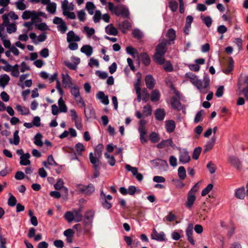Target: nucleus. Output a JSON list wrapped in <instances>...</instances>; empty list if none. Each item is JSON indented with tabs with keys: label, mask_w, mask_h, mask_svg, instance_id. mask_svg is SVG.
Masks as SVG:
<instances>
[{
	"label": "nucleus",
	"mask_w": 248,
	"mask_h": 248,
	"mask_svg": "<svg viewBox=\"0 0 248 248\" xmlns=\"http://www.w3.org/2000/svg\"><path fill=\"white\" fill-rule=\"evenodd\" d=\"M202 151V148L201 147H196L193 151L192 155V158L194 159L197 160L198 159L199 155Z\"/></svg>",
	"instance_id": "54"
},
{
	"label": "nucleus",
	"mask_w": 248,
	"mask_h": 248,
	"mask_svg": "<svg viewBox=\"0 0 248 248\" xmlns=\"http://www.w3.org/2000/svg\"><path fill=\"white\" fill-rule=\"evenodd\" d=\"M176 124L175 122L172 120H167L165 122V128L166 131L169 133L173 132L175 128Z\"/></svg>",
	"instance_id": "15"
},
{
	"label": "nucleus",
	"mask_w": 248,
	"mask_h": 248,
	"mask_svg": "<svg viewBox=\"0 0 248 248\" xmlns=\"http://www.w3.org/2000/svg\"><path fill=\"white\" fill-rule=\"evenodd\" d=\"M149 138L151 141L154 143L158 142L160 139L159 134L155 132L151 133L149 136Z\"/></svg>",
	"instance_id": "36"
},
{
	"label": "nucleus",
	"mask_w": 248,
	"mask_h": 248,
	"mask_svg": "<svg viewBox=\"0 0 248 248\" xmlns=\"http://www.w3.org/2000/svg\"><path fill=\"white\" fill-rule=\"evenodd\" d=\"M237 86L246 100L248 101V75L245 76L243 79L242 78L238 79Z\"/></svg>",
	"instance_id": "3"
},
{
	"label": "nucleus",
	"mask_w": 248,
	"mask_h": 248,
	"mask_svg": "<svg viewBox=\"0 0 248 248\" xmlns=\"http://www.w3.org/2000/svg\"><path fill=\"white\" fill-rule=\"evenodd\" d=\"M153 58L154 61L158 64L162 65L165 63V60L164 58V55L155 53Z\"/></svg>",
	"instance_id": "27"
},
{
	"label": "nucleus",
	"mask_w": 248,
	"mask_h": 248,
	"mask_svg": "<svg viewBox=\"0 0 248 248\" xmlns=\"http://www.w3.org/2000/svg\"><path fill=\"white\" fill-rule=\"evenodd\" d=\"M169 6L173 12L176 11L178 8V3L175 0L170 1L169 3Z\"/></svg>",
	"instance_id": "58"
},
{
	"label": "nucleus",
	"mask_w": 248,
	"mask_h": 248,
	"mask_svg": "<svg viewBox=\"0 0 248 248\" xmlns=\"http://www.w3.org/2000/svg\"><path fill=\"white\" fill-rule=\"evenodd\" d=\"M58 105L59 107L60 111L65 113L67 111V108L64 102L62 97H61L58 100Z\"/></svg>",
	"instance_id": "34"
},
{
	"label": "nucleus",
	"mask_w": 248,
	"mask_h": 248,
	"mask_svg": "<svg viewBox=\"0 0 248 248\" xmlns=\"http://www.w3.org/2000/svg\"><path fill=\"white\" fill-rule=\"evenodd\" d=\"M100 158V157H99L97 156H94L92 152H91L89 154L90 161L93 165V168H95V166L100 167V161L99 160Z\"/></svg>",
	"instance_id": "20"
},
{
	"label": "nucleus",
	"mask_w": 248,
	"mask_h": 248,
	"mask_svg": "<svg viewBox=\"0 0 248 248\" xmlns=\"http://www.w3.org/2000/svg\"><path fill=\"white\" fill-rule=\"evenodd\" d=\"M96 97L98 99L101 100V102L105 105H107L109 103V100L108 96L105 95L104 93L102 91H99L96 94Z\"/></svg>",
	"instance_id": "22"
},
{
	"label": "nucleus",
	"mask_w": 248,
	"mask_h": 248,
	"mask_svg": "<svg viewBox=\"0 0 248 248\" xmlns=\"http://www.w3.org/2000/svg\"><path fill=\"white\" fill-rule=\"evenodd\" d=\"M132 35L134 38L137 39H140L143 37L142 32L138 29H135L133 30Z\"/></svg>",
	"instance_id": "52"
},
{
	"label": "nucleus",
	"mask_w": 248,
	"mask_h": 248,
	"mask_svg": "<svg viewBox=\"0 0 248 248\" xmlns=\"http://www.w3.org/2000/svg\"><path fill=\"white\" fill-rule=\"evenodd\" d=\"M86 9L88 11L89 15L99 16H102L99 10H96L94 4L92 2L88 1L86 4ZM103 16H108L107 14H105Z\"/></svg>",
	"instance_id": "7"
},
{
	"label": "nucleus",
	"mask_w": 248,
	"mask_h": 248,
	"mask_svg": "<svg viewBox=\"0 0 248 248\" xmlns=\"http://www.w3.org/2000/svg\"><path fill=\"white\" fill-rule=\"evenodd\" d=\"M215 142V138L213 136L205 145L204 152H207L212 149Z\"/></svg>",
	"instance_id": "40"
},
{
	"label": "nucleus",
	"mask_w": 248,
	"mask_h": 248,
	"mask_svg": "<svg viewBox=\"0 0 248 248\" xmlns=\"http://www.w3.org/2000/svg\"><path fill=\"white\" fill-rule=\"evenodd\" d=\"M155 119L159 121H162L164 120L166 113L164 109L163 108H157L155 110Z\"/></svg>",
	"instance_id": "21"
},
{
	"label": "nucleus",
	"mask_w": 248,
	"mask_h": 248,
	"mask_svg": "<svg viewBox=\"0 0 248 248\" xmlns=\"http://www.w3.org/2000/svg\"><path fill=\"white\" fill-rule=\"evenodd\" d=\"M171 105L174 109L177 111H180L183 108V106L181 102L174 96H173L171 99Z\"/></svg>",
	"instance_id": "16"
},
{
	"label": "nucleus",
	"mask_w": 248,
	"mask_h": 248,
	"mask_svg": "<svg viewBox=\"0 0 248 248\" xmlns=\"http://www.w3.org/2000/svg\"><path fill=\"white\" fill-rule=\"evenodd\" d=\"M193 225L192 223H190L188 225L187 228L186 230V235L187 237V240L192 245H194L195 243L193 238Z\"/></svg>",
	"instance_id": "12"
},
{
	"label": "nucleus",
	"mask_w": 248,
	"mask_h": 248,
	"mask_svg": "<svg viewBox=\"0 0 248 248\" xmlns=\"http://www.w3.org/2000/svg\"><path fill=\"white\" fill-rule=\"evenodd\" d=\"M105 156L108 159V162L111 166H114L116 163V160L113 155H111L108 153L104 154Z\"/></svg>",
	"instance_id": "45"
},
{
	"label": "nucleus",
	"mask_w": 248,
	"mask_h": 248,
	"mask_svg": "<svg viewBox=\"0 0 248 248\" xmlns=\"http://www.w3.org/2000/svg\"><path fill=\"white\" fill-rule=\"evenodd\" d=\"M145 84L149 89H152L155 85V80L151 75H147L145 78Z\"/></svg>",
	"instance_id": "18"
},
{
	"label": "nucleus",
	"mask_w": 248,
	"mask_h": 248,
	"mask_svg": "<svg viewBox=\"0 0 248 248\" xmlns=\"http://www.w3.org/2000/svg\"><path fill=\"white\" fill-rule=\"evenodd\" d=\"M23 19H29L31 17V21L35 26H37L40 22H42V19L40 16H22Z\"/></svg>",
	"instance_id": "35"
},
{
	"label": "nucleus",
	"mask_w": 248,
	"mask_h": 248,
	"mask_svg": "<svg viewBox=\"0 0 248 248\" xmlns=\"http://www.w3.org/2000/svg\"><path fill=\"white\" fill-rule=\"evenodd\" d=\"M95 74L102 79H106L108 76V74L106 72H102L99 70L96 71Z\"/></svg>",
	"instance_id": "63"
},
{
	"label": "nucleus",
	"mask_w": 248,
	"mask_h": 248,
	"mask_svg": "<svg viewBox=\"0 0 248 248\" xmlns=\"http://www.w3.org/2000/svg\"><path fill=\"white\" fill-rule=\"evenodd\" d=\"M64 217L68 222H71L75 221V216L74 213L71 211H67L64 216Z\"/></svg>",
	"instance_id": "47"
},
{
	"label": "nucleus",
	"mask_w": 248,
	"mask_h": 248,
	"mask_svg": "<svg viewBox=\"0 0 248 248\" xmlns=\"http://www.w3.org/2000/svg\"><path fill=\"white\" fill-rule=\"evenodd\" d=\"M57 29L58 31H60L62 33H64L67 30V27L65 22L64 21L59 25H58Z\"/></svg>",
	"instance_id": "57"
},
{
	"label": "nucleus",
	"mask_w": 248,
	"mask_h": 248,
	"mask_svg": "<svg viewBox=\"0 0 248 248\" xmlns=\"http://www.w3.org/2000/svg\"><path fill=\"white\" fill-rule=\"evenodd\" d=\"M163 68L164 70L167 72H172L173 70L172 65L170 61H167L166 62V64Z\"/></svg>",
	"instance_id": "60"
},
{
	"label": "nucleus",
	"mask_w": 248,
	"mask_h": 248,
	"mask_svg": "<svg viewBox=\"0 0 248 248\" xmlns=\"http://www.w3.org/2000/svg\"><path fill=\"white\" fill-rule=\"evenodd\" d=\"M151 237L152 239L155 240L158 242L166 241L167 240L164 232H158L155 229H153Z\"/></svg>",
	"instance_id": "10"
},
{
	"label": "nucleus",
	"mask_w": 248,
	"mask_h": 248,
	"mask_svg": "<svg viewBox=\"0 0 248 248\" xmlns=\"http://www.w3.org/2000/svg\"><path fill=\"white\" fill-rule=\"evenodd\" d=\"M78 188L80 192L87 195H91L95 190L94 186L91 183L87 186L79 185Z\"/></svg>",
	"instance_id": "9"
},
{
	"label": "nucleus",
	"mask_w": 248,
	"mask_h": 248,
	"mask_svg": "<svg viewBox=\"0 0 248 248\" xmlns=\"http://www.w3.org/2000/svg\"><path fill=\"white\" fill-rule=\"evenodd\" d=\"M61 7L63 16H75L73 12L74 5L72 3L69 2L67 0L62 1Z\"/></svg>",
	"instance_id": "5"
},
{
	"label": "nucleus",
	"mask_w": 248,
	"mask_h": 248,
	"mask_svg": "<svg viewBox=\"0 0 248 248\" xmlns=\"http://www.w3.org/2000/svg\"><path fill=\"white\" fill-rule=\"evenodd\" d=\"M140 58L142 63L145 66H148L150 64L151 60L146 52L141 53L140 54Z\"/></svg>",
	"instance_id": "26"
},
{
	"label": "nucleus",
	"mask_w": 248,
	"mask_h": 248,
	"mask_svg": "<svg viewBox=\"0 0 248 248\" xmlns=\"http://www.w3.org/2000/svg\"><path fill=\"white\" fill-rule=\"evenodd\" d=\"M235 196L238 199H243L245 196L244 187L242 186L236 189L235 191Z\"/></svg>",
	"instance_id": "32"
},
{
	"label": "nucleus",
	"mask_w": 248,
	"mask_h": 248,
	"mask_svg": "<svg viewBox=\"0 0 248 248\" xmlns=\"http://www.w3.org/2000/svg\"><path fill=\"white\" fill-rule=\"evenodd\" d=\"M186 77L189 78L190 82L199 90L207 89L210 85V78L209 76L204 73L202 80L199 79L198 77L192 73H187Z\"/></svg>",
	"instance_id": "1"
},
{
	"label": "nucleus",
	"mask_w": 248,
	"mask_h": 248,
	"mask_svg": "<svg viewBox=\"0 0 248 248\" xmlns=\"http://www.w3.org/2000/svg\"><path fill=\"white\" fill-rule=\"evenodd\" d=\"M19 131L18 130H16L14 133V140L13 141L12 139H9V142L10 144H13L15 145L19 144L20 142V138L18 135Z\"/></svg>",
	"instance_id": "33"
},
{
	"label": "nucleus",
	"mask_w": 248,
	"mask_h": 248,
	"mask_svg": "<svg viewBox=\"0 0 248 248\" xmlns=\"http://www.w3.org/2000/svg\"><path fill=\"white\" fill-rule=\"evenodd\" d=\"M166 51V44L165 43H161L158 44L156 46L155 53L161 55H164Z\"/></svg>",
	"instance_id": "19"
},
{
	"label": "nucleus",
	"mask_w": 248,
	"mask_h": 248,
	"mask_svg": "<svg viewBox=\"0 0 248 248\" xmlns=\"http://www.w3.org/2000/svg\"><path fill=\"white\" fill-rule=\"evenodd\" d=\"M42 3L43 4L46 5V9L49 14H55L57 7L55 3L50 2V0H43V1Z\"/></svg>",
	"instance_id": "13"
},
{
	"label": "nucleus",
	"mask_w": 248,
	"mask_h": 248,
	"mask_svg": "<svg viewBox=\"0 0 248 248\" xmlns=\"http://www.w3.org/2000/svg\"><path fill=\"white\" fill-rule=\"evenodd\" d=\"M62 82L64 87H66L67 85L71 84L73 85V83L71 81V78L68 74H66L65 76L64 74H62Z\"/></svg>",
	"instance_id": "38"
},
{
	"label": "nucleus",
	"mask_w": 248,
	"mask_h": 248,
	"mask_svg": "<svg viewBox=\"0 0 248 248\" xmlns=\"http://www.w3.org/2000/svg\"><path fill=\"white\" fill-rule=\"evenodd\" d=\"M198 191V184H196L188 191L186 206L191 209L196 200V193Z\"/></svg>",
	"instance_id": "4"
},
{
	"label": "nucleus",
	"mask_w": 248,
	"mask_h": 248,
	"mask_svg": "<svg viewBox=\"0 0 248 248\" xmlns=\"http://www.w3.org/2000/svg\"><path fill=\"white\" fill-rule=\"evenodd\" d=\"M64 64L70 70H76L77 68V65L74 62L71 63L69 61H64Z\"/></svg>",
	"instance_id": "56"
},
{
	"label": "nucleus",
	"mask_w": 248,
	"mask_h": 248,
	"mask_svg": "<svg viewBox=\"0 0 248 248\" xmlns=\"http://www.w3.org/2000/svg\"><path fill=\"white\" fill-rule=\"evenodd\" d=\"M69 88L70 89V93L71 94L75 97H78L80 93L79 88L76 85L72 86H69Z\"/></svg>",
	"instance_id": "39"
},
{
	"label": "nucleus",
	"mask_w": 248,
	"mask_h": 248,
	"mask_svg": "<svg viewBox=\"0 0 248 248\" xmlns=\"http://www.w3.org/2000/svg\"><path fill=\"white\" fill-rule=\"evenodd\" d=\"M166 37L168 39V42L173 41L176 38V32L172 28H170L168 30L166 34Z\"/></svg>",
	"instance_id": "31"
},
{
	"label": "nucleus",
	"mask_w": 248,
	"mask_h": 248,
	"mask_svg": "<svg viewBox=\"0 0 248 248\" xmlns=\"http://www.w3.org/2000/svg\"><path fill=\"white\" fill-rule=\"evenodd\" d=\"M125 169L127 171H131L134 176L138 172L137 168L131 167L129 165H126Z\"/></svg>",
	"instance_id": "61"
},
{
	"label": "nucleus",
	"mask_w": 248,
	"mask_h": 248,
	"mask_svg": "<svg viewBox=\"0 0 248 248\" xmlns=\"http://www.w3.org/2000/svg\"><path fill=\"white\" fill-rule=\"evenodd\" d=\"M152 107L149 104H147L143 107V112L145 116H150L152 114Z\"/></svg>",
	"instance_id": "49"
},
{
	"label": "nucleus",
	"mask_w": 248,
	"mask_h": 248,
	"mask_svg": "<svg viewBox=\"0 0 248 248\" xmlns=\"http://www.w3.org/2000/svg\"><path fill=\"white\" fill-rule=\"evenodd\" d=\"M42 137L43 136L41 133H38L37 134H36V135L34 136V143L38 146H42L43 145V142L41 140Z\"/></svg>",
	"instance_id": "41"
},
{
	"label": "nucleus",
	"mask_w": 248,
	"mask_h": 248,
	"mask_svg": "<svg viewBox=\"0 0 248 248\" xmlns=\"http://www.w3.org/2000/svg\"><path fill=\"white\" fill-rule=\"evenodd\" d=\"M75 148L79 155H82V152L85 150V146L80 142H78L75 145Z\"/></svg>",
	"instance_id": "50"
},
{
	"label": "nucleus",
	"mask_w": 248,
	"mask_h": 248,
	"mask_svg": "<svg viewBox=\"0 0 248 248\" xmlns=\"http://www.w3.org/2000/svg\"><path fill=\"white\" fill-rule=\"evenodd\" d=\"M80 40L79 36L76 34L74 31H70L67 33V41L71 42H79Z\"/></svg>",
	"instance_id": "17"
},
{
	"label": "nucleus",
	"mask_w": 248,
	"mask_h": 248,
	"mask_svg": "<svg viewBox=\"0 0 248 248\" xmlns=\"http://www.w3.org/2000/svg\"><path fill=\"white\" fill-rule=\"evenodd\" d=\"M84 113L88 119H95L96 114L94 110L92 108H87L84 110Z\"/></svg>",
	"instance_id": "28"
},
{
	"label": "nucleus",
	"mask_w": 248,
	"mask_h": 248,
	"mask_svg": "<svg viewBox=\"0 0 248 248\" xmlns=\"http://www.w3.org/2000/svg\"><path fill=\"white\" fill-rule=\"evenodd\" d=\"M104 149V145L102 143H99L94 148L95 155L101 157L102 150Z\"/></svg>",
	"instance_id": "42"
},
{
	"label": "nucleus",
	"mask_w": 248,
	"mask_h": 248,
	"mask_svg": "<svg viewBox=\"0 0 248 248\" xmlns=\"http://www.w3.org/2000/svg\"><path fill=\"white\" fill-rule=\"evenodd\" d=\"M160 97V94L158 90H154L151 92V100L152 102L158 101Z\"/></svg>",
	"instance_id": "37"
},
{
	"label": "nucleus",
	"mask_w": 248,
	"mask_h": 248,
	"mask_svg": "<svg viewBox=\"0 0 248 248\" xmlns=\"http://www.w3.org/2000/svg\"><path fill=\"white\" fill-rule=\"evenodd\" d=\"M105 193L103 190L100 191L99 201L103 207L106 209H109L112 207V204L105 198Z\"/></svg>",
	"instance_id": "14"
},
{
	"label": "nucleus",
	"mask_w": 248,
	"mask_h": 248,
	"mask_svg": "<svg viewBox=\"0 0 248 248\" xmlns=\"http://www.w3.org/2000/svg\"><path fill=\"white\" fill-rule=\"evenodd\" d=\"M105 31L107 34L111 35H116L118 34V31L112 24L108 25L105 28Z\"/></svg>",
	"instance_id": "30"
},
{
	"label": "nucleus",
	"mask_w": 248,
	"mask_h": 248,
	"mask_svg": "<svg viewBox=\"0 0 248 248\" xmlns=\"http://www.w3.org/2000/svg\"><path fill=\"white\" fill-rule=\"evenodd\" d=\"M10 198L8 200V205L11 207H14L16 204L17 200L15 196L10 193Z\"/></svg>",
	"instance_id": "53"
},
{
	"label": "nucleus",
	"mask_w": 248,
	"mask_h": 248,
	"mask_svg": "<svg viewBox=\"0 0 248 248\" xmlns=\"http://www.w3.org/2000/svg\"><path fill=\"white\" fill-rule=\"evenodd\" d=\"M190 156L189 155L188 152L186 149H183L180 152L179 160L182 164H186L189 162Z\"/></svg>",
	"instance_id": "11"
},
{
	"label": "nucleus",
	"mask_w": 248,
	"mask_h": 248,
	"mask_svg": "<svg viewBox=\"0 0 248 248\" xmlns=\"http://www.w3.org/2000/svg\"><path fill=\"white\" fill-rule=\"evenodd\" d=\"M16 26L15 24L12 23L10 24L7 27V31L9 33H12L16 31Z\"/></svg>",
	"instance_id": "64"
},
{
	"label": "nucleus",
	"mask_w": 248,
	"mask_h": 248,
	"mask_svg": "<svg viewBox=\"0 0 248 248\" xmlns=\"http://www.w3.org/2000/svg\"><path fill=\"white\" fill-rule=\"evenodd\" d=\"M150 162L155 167H158L161 170H166L169 167L167 161L162 159L156 158L151 160Z\"/></svg>",
	"instance_id": "6"
},
{
	"label": "nucleus",
	"mask_w": 248,
	"mask_h": 248,
	"mask_svg": "<svg viewBox=\"0 0 248 248\" xmlns=\"http://www.w3.org/2000/svg\"><path fill=\"white\" fill-rule=\"evenodd\" d=\"M201 17L202 22L208 28H209L211 26L213 20L210 16H201Z\"/></svg>",
	"instance_id": "48"
},
{
	"label": "nucleus",
	"mask_w": 248,
	"mask_h": 248,
	"mask_svg": "<svg viewBox=\"0 0 248 248\" xmlns=\"http://www.w3.org/2000/svg\"><path fill=\"white\" fill-rule=\"evenodd\" d=\"M214 185L212 184H209L202 191L201 195L205 196L208 194L213 189Z\"/></svg>",
	"instance_id": "51"
},
{
	"label": "nucleus",
	"mask_w": 248,
	"mask_h": 248,
	"mask_svg": "<svg viewBox=\"0 0 248 248\" xmlns=\"http://www.w3.org/2000/svg\"><path fill=\"white\" fill-rule=\"evenodd\" d=\"M204 114V111L202 109L197 112L196 113L195 118H194V123L197 124L200 122H201L203 119L202 115Z\"/></svg>",
	"instance_id": "44"
},
{
	"label": "nucleus",
	"mask_w": 248,
	"mask_h": 248,
	"mask_svg": "<svg viewBox=\"0 0 248 248\" xmlns=\"http://www.w3.org/2000/svg\"><path fill=\"white\" fill-rule=\"evenodd\" d=\"M80 51L82 53L85 54L87 56L89 57L93 53V49L90 45H85L81 48Z\"/></svg>",
	"instance_id": "25"
},
{
	"label": "nucleus",
	"mask_w": 248,
	"mask_h": 248,
	"mask_svg": "<svg viewBox=\"0 0 248 248\" xmlns=\"http://www.w3.org/2000/svg\"><path fill=\"white\" fill-rule=\"evenodd\" d=\"M30 154L29 153L25 154L24 155L20 156V164L23 166H26L31 164V161L29 160Z\"/></svg>",
	"instance_id": "23"
},
{
	"label": "nucleus",
	"mask_w": 248,
	"mask_h": 248,
	"mask_svg": "<svg viewBox=\"0 0 248 248\" xmlns=\"http://www.w3.org/2000/svg\"><path fill=\"white\" fill-rule=\"evenodd\" d=\"M84 31L87 33L88 38H90L95 32V30L93 28H90L88 26L84 27Z\"/></svg>",
	"instance_id": "55"
},
{
	"label": "nucleus",
	"mask_w": 248,
	"mask_h": 248,
	"mask_svg": "<svg viewBox=\"0 0 248 248\" xmlns=\"http://www.w3.org/2000/svg\"><path fill=\"white\" fill-rule=\"evenodd\" d=\"M228 162L238 170L242 168V164L240 159L234 155H230L228 157Z\"/></svg>",
	"instance_id": "8"
},
{
	"label": "nucleus",
	"mask_w": 248,
	"mask_h": 248,
	"mask_svg": "<svg viewBox=\"0 0 248 248\" xmlns=\"http://www.w3.org/2000/svg\"><path fill=\"white\" fill-rule=\"evenodd\" d=\"M74 215L75 216V221L76 222H80L82 219V215L80 210H74Z\"/></svg>",
	"instance_id": "46"
},
{
	"label": "nucleus",
	"mask_w": 248,
	"mask_h": 248,
	"mask_svg": "<svg viewBox=\"0 0 248 248\" xmlns=\"http://www.w3.org/2000/svg\"><path fill=\"white\" fill-rule=\"evenodd\" d=\"M108 7L112 14L117 16H129L130 14L128 8L124 5L115 7L112 3L109 2L108 3Z\"/></svg>",
	"instance_id": "2"
},
{
	"label": "nucleus",
	"mask_w": 248,
	"mask_h": 248,
	"mask_svg": "<svg viewBox=\"0 0 248 248\" xmlns=\"http://www.w3.org/2000/svg\"><path fill=\"white\" fill-rule=\"evenodd\" d=\"M178 174L179 178L181 180H184L186 175V171L184 166H180L178 170Z\"/></svg>",
	"instance_id": "43"
},
{
	"label": "nucleus",
	"mask_w": 248,
	"mask_h": 248,
	"mask_svg": "<svg viewBox=\"0 0 248 248\" xmlns=\"http://www.w3.org/2000/svg\"><path fill=\"white\" fill-rule=\"evenodd\" d=\"M10 78L6 74L1 75L0 76V87L4 88L9 83Z\"/></svg>",
	"instance_id": "24"
},
{
	"label": "nucleus",
	"mask_w": 248,
	"mask_h": 248,
	"mask_svg": "<svg viewBox=\"0 0 248 248\" xmlns=\"http://www.w3.org/2000/svg\"><path fill=\"white\" fill-rule=\"evenodd\" d=\"M122 26L123 29L121 30L122 32L125 34L126 33V30H130L132 28V23L128 19H125L122 22Z\"/></svg>",
	"instance_id": "29"
},
{
	"label": "nucleus",
	"mask_w": 248,
	"mask_h": 248,
	"mask_svg": "<svg viewBox=\"0 0 248 248\" xmlns=\"http://www.w3.org/2000/svg\"><path fill=\"white\" fill-rule=\"evenodd\" d=\"M47 162L48 164L51 166H57L58 165V163L55 161L52 155H50L48 156Z\"/></svg>",
	"instance_id": "62"
},
{
	"label": "nucleus",
	"mask_w": 248,
	"mask_h": 248,
	"mask_svg": "<svg viewBox=\"0 0 248 248\" xmlns=\"http://www.w3.org/2000/svg\"><path fill=\"white\" fill-rule=\"evenodd\" d=\"M207 168L211 174L215 172L217 168L212 161H210L207 165Z\"/></svg>",
	"instance_id": "59"
}]
</instances>
